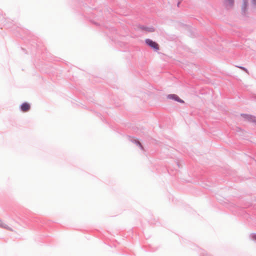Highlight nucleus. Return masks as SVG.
I'll return each instance as SVG.
<instances>
[{"label":"nucleus","mask_w":256,"mask_h":256,"mask_svg":"<svg viewBox=\"0 0 256 256\" xmlns=\"http://www.w3.org/2000/svg\"><path fill=\"white\" fill-rule=\"evenodd\" d=\"M146 42L148 46H149L150 47L154 48V50H159V46L155 42H154L150 39H146Z\"/></svg>","instance_id":"nucleus-1"},{"label":"nucleus","mask_w":256,"mask_h":256,"mask_svg":"<svg viewBox=\"0 0 256 256\" xmlns=\"http://www.w3.org/2000/svg\"><path fill=\"white\" fill-rule=\"evenodd\" d=\"M254 1H255V0H254Z\"/></svg>","instance_id":"nucleus-9"},{"label":"nucleus","mask_w":256,"mask_h":256,"mask_svg":"<svg viewBox=\"0 0 256 256\" xmlns=\"http://www.w3.org/2000/svg\"><path fill=\"white\" fill-rule=\"evenodd\" d=\"M0 226L4 228L12 230L10 228H9L6 224H4L0 220Z\"/></svg>","instance_id":"nucleus-5"},{"label":"nucleus","mask_w":256,"mask_h":256,"mask_svg":"<svg viewBox=\"0 0 256 256\" xmlns=\"http://www.w3.org/2000/svg\"><path fill=\"white\" fill-rule=\"evenodd\" d=\"M254 238L256 240V235L254 236Z\"/></svg>","instance_id":"nucleus-8"},{"label":"nucleus","mask_w":256,"mask_h":256,"mask_svg":"<svg viewBox=\"0 0 256 256\" xmlns=\"http://www.w3.org/2000/svg\"><path fill=\"white\" fill-rule=\"evenodd\" d=\"M229 1H230V4H232L233 3V2H234V0H229Z\"/></svg>","instance_id":"nucleus-6"},{"label":"nucleus","mask_w":256,"mask_h":256,"mask_svg":"<svg viewBox=\"0 0 256 256\" xmlns=\"http://www.w3.org/2000/svg\"><path fill=\"white\" fill-rule=\"evenodd\" d=\"M30 105L29 104L24 102L20 106L21 110L24 112H26L30 109Z\"/></svg>","instance_id":"nucleus-3"},{"label":"nucleus","mask_w":256,"mask_h":256,"mask_svg":"<svg viewBox=\"0 0 256 256\" xmlns=\"http://www.w3.org/2000/svg\"><path fill=\"white\" fill-rule=\"evenodd\" d=\"M242 70H246L245 68H244V67H240Z\"/></svg>","instance_id":"nucleus-7"},{"label":"nucleus","mask_w":256,"mask_h":256,"mask_svg":"<svg viewBox=\"0 0 256 256\" xmlns=\"http://www.w3.org/2000/svg\"><path fill=\"white\" fill-rule=\"evenodd\" d=\"M247 119L248 121L254 122L256 125V118L251 116H247Z\"/></svg>","instance_id":"nucleus-4"},{"label":"nucleus","mask_w":256,"mask_h":256,"mask_svg":"<svg viewBox=\"0 0 256 256\" xmlns=\"http://www.w3.org/2000/svg\"><path fill=\"white\" fill-rule=\"evenodd\" d=\"M167 98L168 99L174 100L176 101H177L182 104L184 103V101L183 100H181L177 95L174 94H168L167 96Z\"/></svg>","instance_id":"nucleus-2"}]
</instances>
